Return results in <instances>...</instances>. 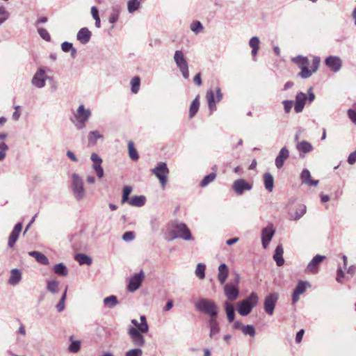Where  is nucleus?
Segmentation results:
<instances>
[{
    "mask_svg": "<svg viewBox=\"0 0 356 356\" xmlns=\"http://www.w3.org/2000/svg\"><path fill=\"white\" fill-rule=\"evenodd\" d=\"M307 99V94L302 92L296 94V100L294 102V111L296 113H300L303 111Z\"/></svg>",
    "mask_w": 356,
    "mask_h": 356,
    "instance_id": "17",
    "label": "nucleus"
},
{
    "mask_svg": "<svg viewBox=\"0 0 356 356\" xmlns=\"http://www.w3.org/2000/svg\"><path fill=\"white\" fill-rule=\"evenodd\" d=\"M208 325L209 327L210 332L209 337L211 339H217L218 334L220 331V327L219 323L218 322L216 317L213 318H209L207 321Z\"/></svg>",
    "mask_w": 356,
    "mask_h": 356,
    "instance_id": "20",
    "label": "nucleus"
},
{
    "mask_svg": "<svg viewBox=\"0 0 356 356\" xmlns=\"http://www.w3.org/2000/svg\"><path fill=\"white\" fill-rule=\"evenodd\" d=\"M74 121L72 120L75 127L81 130L86 127V122L92 115L90 108H86L84 104H80L77 109L72 112Z\"/></svg>",
    "mask_w": 356,
    "mask_h": 356,
    "instance_id": "2",
    "label": "nucleus"
},
{
    "mask_svg": "<svg viewBox=\"0 0 356 356\" xmlns=\"http://www.w3.org/2000/svg\"><path fill=\"white\" fill-rule=\"evenodd\" d=\"M310 286V284L305 281H299L292 294L293 303L297 302L300 299V296L305 292L307 287Z\"/></svg>",
    "mask_w": 356,
    "mask_h": 356,
    "instance_id": "15",
    "label": "nucleus"
},
{
    "mask_svg": "<svg viewBox=\"0 0 356 356\" xmlns=\"http://www.w3.org/2000/svg\"><path fill=\"white\" fill-rule=\"evenodd\" d=\"M59 282L56 280H47V289L50 293L55 294L58 291Z\"/></svg>",
    "mask_w": 356,
    "mask_h": 356,
    "instance_id": "36",
    "label": "nucleus"
},
{
    "mask_svg": "<svg viewBox=\"0 0 356 356\" xmlns=\"http://www.w3.org/2000/svg\"><path fill=\"white\" fill-rule=\"evenodd\" d=\"M200 107L199 96L192 102L189 108V117L193 118L197 113Z\"/></svg>",
    "mask_w": 356,
    "mask_h": 356,
    "instance_id": "37",
    "label": "nucleus"
},
{
    "mask_svg": "<svg viewBox=\"0 0 356 356\" xmlns=\"http://www.w3.org/2000/svg\"><path fill=\"white\" fill-rule=\"evenodd\" d=\"M284 249L282 245H278L273 254V259L276 262L278 266H282L284 264V259L283 258Z\"/></svg>",
    "mask_w": 356,
    "mask_h": 356,
    "instance_id": "26",
    "label": "nucleus"
},
{
    "mask_svg": "<svg viewBox=\"0 0 356 356\" xmlns=\"http://www.w3.org/2000/svg\"><path fill=\"white\" fill-rule=\"evenodd\" d=\"M229 274L227 266L222 264L218 266V279L221 284H224Z\"/></svg>",
    "mask_w": 356,
    "mask_h": 356,
    "instance_id": "28",
    "label": "nucleus"
},
{
    "mask_svg": "<svg viewBox=\"0 0 356 356\" xmlns=\"http://www.w3.org/2000/svg\"><path fill=\"white\" fill-rule=\"evenodd\" d=\"M289 157V151L286 147H283L275 158V164L277 169H281L285 161Z\"/></svg>",
    "mask_w": 356,
    "mask_h": 356,
    "instance_id": "19",
    "label": "nucleus"
},
{
    "mask_svg": "<svg viewBox=\"0 0 356 356\" xmlns=\"http://www.w3.org/2000/svg\"><path fill=\"white\" fill-rule=\"evenodd\" d=\"M141 6L140 0H129L127 2V10L129 13H133L138 10Z\"/></svg>",
    "mask_w": 356,
    "mask_h": 356,
    "instance_id": "40",
    "label": "nucleus"
},
{
    "mask_svg": "<svg viewBox=\"0 0 356 356\" xmlns=\"http://www.w3.org/2000/svg\"><path fill=\"white\" fill-rule=\"evenodd\" d=\"M346 273L350 275L351 276H353L355 274V273H356V266L355 265L350 266L346 269Z\"/></svg>",
    "mask_w": 356,
    "mask_h": 356,
    "instance_id": "64",
    "label": "nucleus"
},
{
    "mask_svg": "<svg viewBox=\"0 0 356 356\" xmlns=\"http://www.w3.org/2000/svg\"><path fill=\"white\" fill-rule=\"evenodd\" d=\"M174 60L177 64V67H179L184 78L188 79L189 76L188 63L181 51H175L174 55Z\"/></svg>",
    "mask_w": 356,
    "mask_h": 356,
    "instance_id": "8",
    "label": "nucleus"
},
{
    "mask_svg": "<svg viewBox=\"0 0 356 356\" xmlns=\"http://www.w3.org/2000/svg\"><path fill=\"white\" fill-rule=\"evenodd\" d=\"M144 278L145 274L142 270L132 276L129 282L128 291L130 292L136 291L140 287Z\"/></svg>",
    "mask_w": 356,
    "mask_h": 356,
    "instance_id": "12",
    "label": "nucleus"
},
{
    "mask_svg": "<svg viewBox=\"0 0 356 356\" xmlns=\"http://www.w3.org/2000/svg\"><path fill=\"white\" fill-rule=\"evenodd\" d=\"M216 97H214V91L212 90H208L206 94V97L208 101V106L210 110V114H212L213 111L216 109V103L221 101L222 99V93L219 86L216 88Z\"/></svg>",
    "mask_w": 356,
    "mask_h": 356,
    "instance_id": "9",
    "label": "nucleus"
},
{
    "mask_svg": "<svg viewBox=\"0 0 356 356\" xmlns=\"http://www.w3.org/2000/svg\"><path fill=\"white\" fill-rule=\"evenodd\" d=\"M241 331L245 335H249L252 337H254L255 335V329L254 327L252 325H244Z\"/></svg>",
    "mask_w": 356,
    "mask_h": 356,
    "instance_id": "50",
    "label": "nucleus"
},
{
    "mask_svg": "<svg viewBox=\"0 0 356 356\" xmlns=\"http://www.w3.org/2000/svg\"><path fill=\"white\" fill-rule=\"evenodd\" d=\"M92 33L88 28H81L77 33L76 38L83 44H87L90 40Z\"/></svg>",
    "mask_w": 356,
    "mask_h": 356,
    "instance_id": "25",
    "label": "nucleus"
},
{
    "mask_svg": "<svg viewBox=\"0 0 356 356\" xmlns=\"http://www.w3.org/2000/svg\"><path fill=\"white\" fill-rule=\"evenodd\" d=\"M285 113L289 114L291 113L292 107L294 106V101L293 100H284L282 102Z\"/></svg>",
    "mask_w": 356,
    "mask_h": 356,
    "instance_id": "52",
    "label": "nucleus"
},
{
    "mask_svg": "<svg viewBox=\"0 0 356 356\" xmlns=\"http://www.w3.org/2000/svg\"><path fill=\"white\" fill-rule=\"evenodd\" d=\"M129 156L133 161H137L139 158L137 150L134 147V143L130 140L128 143Z\"/></svg>",
    "mask_w": 356,
    "mask_h": 356,
    "instance_id": "42",
    "label": "nucleus"
},
{
    "mask_svg": "<svg viewBox=\"0 0 356 356\" xmlns=\"http://www.w3.org/2000/svg\"><path fill=\"white\" fill-rule=\"evenodd\" d=\"M10 17V13L3 6H0V24L5 22Z\"/></svg>",
    "mask_w": 356,
    "mask_h": 356,
    "instance_id": "53",
    "label": "nucleus"
},
{
    "mask_svg": "<svg viewBox=\"0 0 356 356\" xmlns=\"http://www.w3.org/2000/svg\"><path fill=\"white\" fill-rule=\"evenodd\" d=\"M345 273L341 267H339L337 270V277L336 280L339 283H343L344 279Z\"/></svg>",
    "mask_w": 356,
    "mask_h": 356,
    "instance_id": "59",
    "label": "nucleus"
},
{
    "mask_svg": "<svg viewBox=\"0 0 356 356\" xmlns=\"http://www.w3.org/2000/svg\"><path fill=\"white\" fill-rule=\"evenodd\" d=\"M65 298H61L59 302L56 305V309L58 312H61L65 309Z\"/></svg>",
    "mask_w": 356,
    "mask_h": 356,
    "instance_id": "62",
    "label": "nucleus"
},
{
    "mask_svg": "<svg viewBox=\"0 0 356 356\" xmlns=\"http://www.w3.org/2000/svg\"><path fill=\"white\" fill-rule=\"evenodd\" d=\"M72 343L68 347V350L70 353H78L80 350L81 347V341H72V337L70 338Z\"/></svg>",
    "mask_w": 356,
    "mask_h": 356,
    "instance_id": "47",
    "label": "nucleus"
},
{
    "mask_svg": "<svg viewBox=\"0 0 356 356\" xmlns=\"http://www.w3.org/2000/svg\"><path fill=\"white\" fill-rule=\"evenodd\" d=\"M146 197L144 195H134L129 200V204L132 207H141L145 204Z\"/></svg>",
    "mask_w": 356,
    "mask_h": 356,
    "instance_id": "31",
    "label": "nucleus"
},
{
    "mask_svg": "<svg viewBox=\"0 0 356 356\" xmlns=\"http://www.w3.org/2000/svg\"><path fill=\"white\" fill-rule=\"evenodd\" d=\"M300 69L301 72L299 73V76L301 78L307 79L312 76V72L308 69V67L304 65V67H302Z\"/></svg>",
    "mask_w": 356,
    "mask_h": 356,
    "instance_id": "55",
    "label": "nucleus"
},
{
    "mask_svg": "<svg viewBox=\"0 0 356 356\" xmlns=\"http://www.w3.org/2000/svg\"><path fill=\"white\" fill-rule=\"evenodd\" d=\"M71 188L76 200L80 201L85 197L86 192L83 186V180L77 173L72 174Z\"/></svg>",
    "mask_w": 356,
    "mask_h": 356,
    "instance_id": "5",
    "label": "nucleus"
},
{
    "mask_svg": "<svg viewBox=\"0 0 356 356\" xmlns=\"http://www.w3.org/2000/svg\"><path fill=\"white\" fill-rule=\"evenodd\" d=\"M38 32L40 35V36L46 41H50L51 37L48 31L43 28H38Z\"/></svg>",
    "mask_w": 356,
    "mask_h": 356,
    "instance_id": "56",
    "label": "nucleus"
},
{
    "mask_svg": "<svg viewBox=\"0 0 356 356\" xmlns=\"http://www.w3.org/2000/svg\"><path fill=\"white\" fill-rule=\"evenodd\" d=\"M182 238L185 241L193 239L190 230L186 224L182 222H176L173 225V229L169 233V240L175 238Z\"/></svg>",
    "mask_w": 356,
    "mask_h": 356,
    "instance_id": "6",
    "label": "nucleus"
},
{
    "mask_svg": "<svg viewBox=\"0 0 356 356\" xmlns=\"http://www.w3.org/2000/svg\"><path fill=\"white\" fill-rule=\"evenodd\" d=\"M260 40L257 36L250 38L249 45L252 49H259Z\"/></svg>",
    "mask_w": 356,
    "mask_h": 356,
    "instance_id": "57",
    "label": "nucleus"
},
{
    "mask_svg": "<svg viewBox=\"0 0 356 356\" xmlns=\"http://www.w3.org/2000/svg\"><path fill=\"white\" fill-rule=\"evenodd\" d=\"M356 161V150L349 154L348 157V162L350 165H353Z\"/></svg>",
    "mask_w": 356,
    "mask_h": 356,
    "instance_id": "63",
    "label": "nucleus"
},
{
    "mask_svg": "<svg viewBox=\"0 0 356 356\" xmlns=\"http://www.w3.org/2000/svg\"><path fill=\"white\" fill-rule=\"evenodd\" d=\"M120 10L118 8H113L109 17V22L115 24L119 17Z\"/></svg>",
    "mask_w": 356,
    "mask_h": 356,
    "instance_id": "51",
    "label": "nucleus"
},
{
    "mask_svg": "<svg viewBox=\"0 0 356 356\" xmlns=\"http://www.w3.org/2000/svg\"><path fill=\"white\" fill-rule=\"evenodd\" d=\"M118 303V298L115 296H110L104 299V306L109 309L114 308Z\"/></svg>",
    "mask_w": 356,
    "mask_h": 356,
    "instance_id": "38",
    "label": "nucleus"
},
{
    "mask_svg": "<svg viewBox=\"0 0 356 356\" xmlns=\"http://www.w3.org/2000/svg\"><path fill=\"white\" fill-rule=\"evenodd\" d=\"M195 308L201 313L209 316V318H213L218 315V307L216 303L209 299L201 298L195 303Z\"/></svg>",
    "mask_w": 356,
    "mask_h": 356,
    "instance_id": "4",
    "label": "nucleus"
},
{
    "mask_svg": "<svg viewBox=\"0 0 356 356\" xmlns=\"http://www.w3.org/2000/svg\"><path fill=\"white\" fill-rule=\"evenodd\" d=\"M252 186L243 179H238L234 181L232 188L238 195H241L244 191H250Z\"/></svg>",
    "mask_w": 356,
    "mask_h": 356,
    "instance_id": "13",
    "label": "nucleus"
},
{
    "mask_svg": "<svg viewBox=\"0 0 356 356\" xmlns=\"http://www.w3.org/2000/svg\"><path fill=\"white\" fill-rule=\"evenodd\" d=\"M347 113L350 120L356 124V111L353 109H348Z\"/></svg>",
    "mask_w": 356,
    "mask_h": 356,
    "instance_id": "61",
    "label": "nucleus"
},
{
    "mask_svg": "<svg viewBox=\"0 0 356 356\" xmlns=\"http://www.w3.org/2000/svg\"><path fill=\"white\" fill-rule=\"evenodd\" d=\"M103 136L100 134L97 131H92L88 134V141L92 145L96 144L97 140L102 138Z\"/></svg>",
    "mask_w": 356,
    "mask_h": 356,
    "instance_id": "46",
    "label": "nucleus"
},
{
    "mask_svg": "<svg viewBox=\"0 0 356 356\" xmlns=\"http://www.w3.org/2000/svg\"><path fill=\"white\" fill-rule=\"evenodd\" d=\"M74 259L80 265L90 266L92 264L91 257L85 254H76L74 257Z\"/></svg>",
    "mask_w": 356,
    "mask_h": 356,
    "instance_id": "34",
    "label": "nucleus"
},
{
    "mask_svg": "<svg viewBox=\"0 0 356 356\" xmlns=\"http://www.w3.org/2000/svg\"><path fill=\"white\" fill-rule=\"evenodd\" d=\"M325 259V256L316 254L307 264L305 271L309 273H317L319 264Z\"/></svg>",
    "mask_w": 356,
    "mask_h": 356,
    "instance_id": "16",
    "label": "nucleus"
},
{
    "mask_svg": "<svg viewBox=\"0 0 356 356\" xmlns=\"http://www.w3.org/2000/svg\"><path fill=\"white\" fill-rule=\"evenodd\" d=\"M190 28H191V30L195 34H198L204 29L202 23L200 21L193 22L190 26Z\"/></svg>",
    "mask_w": 356,
    "mask_h": 356,
    "instance_id": "49",
    "label": "nucleus"
},
{
    "mask_svg": "<svg viewBox=\"0 0 356 356\" xmlns=\"http://www.w3.org/2000/svg\"><path fill=\"white\" fill-rule=\"evenodd\" d=\"M292 60L296 63L300 68L304 67V65L307 67L309 65V60L307 57L305 56H298L296 58H293Z\"/></svg>",
    "mask_w": 356,
    "mask_h": 356,
    "instance_id": "48",
    "label": "nucleus"
},
{
    "mask_svg": "<svg viewBox=\"0 0 356 356\" xmlns=\"http://www.w3.org/2000/svg\"><path fill=\"white\" fill-rule=\"evenodd\" d=\"M143 352L142 349L139 348H135L127 351L124 356H143Z\"/></svg>",
    "mask_w": 356,
    "mask_h": 356,
    "instance_id": "54",
    "label": "nucleus"
},
{
    "mask_svg": "<svg viewBox=\"0 0 356 356\" xmlns=\"http://www.w3.org/2000/svg\"><path fill=\"white\" fill-rule=\"evenodd\" d=\"M205 264L202 263L198 264L195 271V275L200 280L204 279L205 277Z\"/></svg>",
    "mask_w": 356,
    "mask_h": 356,
    "instance_id": "44",
    "label": "nucleus"
},
{
    "mask_svg": "<svg viewBox=\"0 0 356 356\" xmlns=\"http://www.w3.org/2000/svg\"><path fill=\"white\" fill-rule=\"evenodd\" d=\"M22 280V273L18 269H13L10 271V277L8 281V284L12 286L17 285Z\"/></svg>",
    "mask_w": 356,
    "mask_h": 356,
    "instance_id": "29",
    "label": "nucleus"
},
{
    "mask_svg": "<svg viewBox=\"0 0 356 356\" xmlns=\"http://www.w3.org/2000/svg\"><path fill=\"white\" fill-rule=\"evenodd\" d=\"M302 184L310 186H316L318 184V180L312 179L311 173L307 169H303L300 176Z\"/></svg>",
    "mask_w": 356,
    "mask_h": 356,
    "instance_id": "22",
    "label": "nucleus"
},
{
    "mask_svg": "<svg viewBox=\"0 0 356 356\" xmlns=\"http://www.w3.org/2000/svg\"><path fill=\"white\" fill-rule=\"evenodd\" d=\"M90 159L92 161V168L96 172L97 177L101 179L104 177V170L101 165L102 159L96 153H92L90 156Z\"/></svg>",
    "mask_w": 356,
    "mask_h": 356,
    "instance_id": "18",
    "label": "nucleus"
},
{
    "mask_svg": "<svg viewBox=\"0 0 356 356\" xmlns=\"http://www.w3.org/2000/svg\"><path fill=\"white\" fill-rule=\"evenodd\" d=\"M275 230L272 224L264 227L261 231V239L271 241L275 234Z\"/></svg>",
    "mask_w": 356,
    "mask_h": 356,
    "instance_id": "32",
    "label": "nucleus"
},
{
    "mask_svg": "<svg viewBox=\"0 0 356 356\" xmlns=\"http://www.w3.org/2000/svg\"><path fill=\"white\" fill-rule=\"evenodd\" d=\"M224 291L227 299L231 301L236 300L239 293L238 288L229 284L224 286Z\"/></svg>",
    "mask_w": 356,
    "mask_h": 356,
    "instance_id": "24",
    "label": "nucleus"
},
{
    "mask_svg": "<svg viewBox=\"0 0 356 356\" xmlns=\"http://www.w3.org/2000/svg\"><path fill=\"white\" fill-rule=\"evenodd\" d=\"M140 322L138 323L137 320L132 319L131 321L134 326H129L127 331L129 338L132 343L137 347H143L145 344V339L143 334H147L149 331V325L147 323L146 317L140 316Z\"/></svg>",
    "mask_w": 356,
    "mask_h": 356,
    "instance_id": "1",
    "label": "nucleus"
},
{
    "mask_svg": "<svg viewBox=\"0 0 356 356\" xmlns=\"http://www.w3.org/2000/svg\"><path fill=\"white\" fill-rule=\"evenodd\" d=\"M53 271L55 274L63 277L67 276L68 274V270L66 266L63 263L56 264L53 268Z\"/></svg>",
    "mask_w": 356,
    "mask_h": 356,
    "instance_id": "35",
    "label": "nucleus"
},
{
    "mask_svg": "<svg viewBox=\"0 0 356 356\" xmlns=\"http://www.w3.org/2000/svg\"><path fill=\"white\" fill-rule=\"evenodd\" d=\"M29 255L33 257L40 264L49 265V261L48 258L42 253L38 251H31L29 252Z\"/></svg>",
    "mask_w": 356,
    "mask_h": 356,
    "instance_id": "30",
    "label": "nucleus"
},
{
    "mask_svg": "<svg viewBox=\"0 0 356 356\" xmlns=\"http://www.w3.org/2000/svg\"><path fill=\"white\" fill-rule=\"evenodd\" d=\"M47 79L49 76L46 74L44 68L39 67L31 79V84L37 88H42L45 86Z\"/></svg>",
    "mask_w": 356,
    "mask_h": 356,
    "instance_id": "10",
    "label": "nucleus"
},
{
    "mask_svg": "<svg viewBox=\"0 0 356 356\" xmlns=\"http://www.w3.org/2000/svg\"><path fill=\"white\" fill-rule=\"evenodd\" d=\"M307 207L305 204H298L294 213H290V218L293 220H298L300 219L306 213Z\"/></svg>",
    "mask_w": 356,
    "mask_h": 356,
    "instance_id": "27",
    "label": "nucleus"
},
{
    "mask_svg": "<svg viewBox=\"0 0 356 356\" xmlns=\"http://www.w3.org/2000/svg\"><path fill=\"white\" fill-rule=\"evenodd\" d=\"M321 59L318 56H314L312 62V71L316 72L318 68L320 63Z\"/></svg>",
    "mask_w": 356,
    "mask_h": 356,
    "instance_id": "60",
    "label": "nucleus"
},
{
    "mask_svg": "<svg viewBox=\"0 0 356 356\" xmlns=\"http://www.w3.org/2000/svg\"><path fill=\"white\" fill-rule=\"evenodd\" d=\"M22 229V222L17 223L13 231L11 232L9 237H8V245L9 248H13L17 241L19 234Z\"/></svg>",
    "mask_w": 356,
    "mask_h": 356,
    "instance_id": "21",
    "label": "nucleus"
},
{
    "mask_svg": "<svg viewBox=\"0 0 356 356\" xmlns=\"http://www.w3.org/2000/svg\"><path fill=\"white\" fill-rule=\"evenodd\" d=\"M264 182L265 188L268 192H272L274 187V179L272 175L269 172H266L264 175Z\"/></svg>",
    "mask_w": 356,
    "mask_h": 356,
    "instance_id": "33",
    "label": "nucleus"
},
{
    "mask_svg": "<svg viewBox=\"0 0 356 356\" xmlns=\"http://www.w3.org/2000/svg\"><path fill=\"white\" fill-rule=\"evenodd\" d=\"M325 65L334 72H337L340 70L342 65L341 59L339 56H330L325 60Z\"/></svg>",
    "mask_w": 356,
    "mask_h": 356,
    "instance_id": "14",
    "label": "nucleus"
},
{
    "mask_svg": "<svg viewBox=\"0 0 356 356\" xmlns=\"http://www.w3.org/2000/svg\"><path fill=\"white\" fill-rule=\"evenodd\" d=\"M296 149L300 153V157L304 158L305 154L312 152L314 147L309 142L302 140L297 143Z\"/></svg>",
    "mask_w": 356,
    "mask_h": 356,
    "instance_id": "23",
    "label": "nucleus"
},
{
    "mask_svg": "<svg viewBox=\"0 0 356 356\" xmlns=\"http://www.w3.org/2000/svg\"><path fill=\"white\" fill-rule=\"evenodd\" d=\"M225 309L227 314V320L229 323L233 322L235 317L234 307L228 302H225Z\"/></svg>",
    "mask_w": 356,
    "mask_h": 356,
    "instance_id": "39",
    "label": "nucleus"
},
{
    "mask_svg": "<svg viewBox=\"0 0 356 356\" xmlns=\"http://www.w3.org/2000/svg\"><path fill=\"white\" fill-rule=\"evenodd\" d=\"M279 298L277 293H271L264 299V308L266 313L270 316L273 314L275 305Z\"/></svg>",
    "mask_w": 356,
    "mask_h": 356,
    "instance_id": "11",
    "label": "nucleus"
},
{
    "mask_svg": "<svg viewBox=\"0 0 356 356\" xmlns=\"http://www.w3.org/2000/svg\"><path fill=\"white\" fill-rule=\"evenodd\" d=\"M130 84L131 86V92L134 94H137L140 90V79L139 76H136L131 79L130 81Z\"/></svg>",
    "mask_w": 356,
    "mask_h": 356,
    "instance_id": "43",
    "label": "nucleus"
},
{
    "mask_svg": "<svg viewBox=\"0 0 356 356\" xmlns=\"http://www.w3.org/2000/svg\"><path fill=\"white\" fill-rule=\"evenodd\" d=\"M216 173H213V172L206 175L204 177V179L201 181L200 186L202 188L207 186L209 184L213 181L214 179H216Z\"/></svg>",
    "mask_w": 356,
    "mask_h": 356,
    "instance_id": "45",
    "label": "nucleus"
},
{
    "mask_svg": "<svg viewBox=\"0 0 356 356\" xmlns=\"http://www.w3.org/2000/svg\"><path fill=\"white\" fill-rule=\"evenodd\" d=\"M258 296L256 293L252 292L250 296L242 301L237 303V311L243 316L248 315L258 302Z\"/></svg>",
    "mask_w": 356,
    "mask_h": 356,
    "instance_id": "3",
    "label": "nucleus"
},
{
    "mask_svg": "<svg viewBox=\"0 0 356 356\" xmlns=\"http://www.w3.org/2000/svg\"><path fill=\"white\" fill-rule=\"evenodd\" d=\"M151 171L159 179L162 188H165L168 181L167 175L169 173L167 164L164 162H161L154 168L152 169Z\"/></svg>",
    "mask_w": 356,
    "mask_h": 356,
    "instance_id": "7",
    "label": "nucleus"
},
{
    "mask_svg": "<svg viewBox=\"0 0 356 356\" xmlns=\"http://www.w3.org/2000/svg\"><path fill=\"white\" fill-rule=\"evenodd\" d=\"M122 238L124 241L130 242L135 238V234L134 232H126L123 234Z\"/></svg>",
    "mask_w": 356,
    "mask_h": 356,
    "instance_id": "58",
    "label": "nucleus"
},
{
    "mask_svg": "<svg viewBox=\"0 0 356 356\" xmlns=\"http://www.w3.org/2000/svg\"><path fill=\"white\" fill-rule=\"evenodd\" d=\"M61 49L65 53H67V52L70 51L71 52V56L72 58H75V56L76 55V50L73 47L72 43L68 42H63L61 44Z\"/></svg>",
    "mask_w": 356,
    "mask_h": 356,
    "instance_id": "41",
    "label": "nucleus"
}]
</instances>
